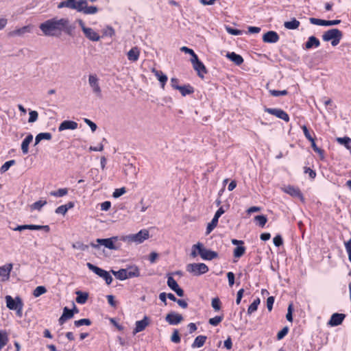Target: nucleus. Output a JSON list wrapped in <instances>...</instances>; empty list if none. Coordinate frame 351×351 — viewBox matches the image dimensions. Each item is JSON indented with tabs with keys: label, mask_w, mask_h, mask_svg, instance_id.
I'll list each match as a JSON object with an SVG mask.
<instances>
[{
	"label": "nucleus",
	"mask_w": 351,
	"mask_h": 351,
	"mask_svg": "<svg viewBox=\"0 0 351 351\" xmlns=\"http://www.w3.org/2000/svg\"><path fill=\"white\" fill-rule=\"evenodd\" d=\"M78 127L77 122L71 120L63 121L58 127V131L62 132L66 130H75Z\"/></svg>",
	"instance_id": "nucleus-19"
},
{
	"label": "nucleus",
	"mask_w": 351,
	"mask_h": 351,
	"mask_svg": "<svg viewBox=\"0 0 351 351\" xmlns=\"http://www.w3.org/2000/svg\"><path fill=\"white\" fill-rule=\"evenodd\" d=\"M245 252V247L243 245H239L234 248L233 254L235 258H240L244 254Z\"/></svg>",
	"instance_id": "nucleus-43"
},
{
	"label": "nucleus",
	"mask_w": 351,
	"mask_h": 351,
	"mask_svg": "<svg viewBox=\"0 0 351 351\" xmlns=\"http://www.w3.org/2000/svg\"><path fill=\"white\" fill-rule=\"evenodd\" d=\"M29 117L28 119L29 123H34L38 119V114L35 110H32L29 113Z\"/></svg>",
	"instance_id": "nucleus-58"
},
{
	"label": "nucleus",
	"mask_w": 351,
	"mask_h": 351,
	"mask_svg": "<svg viewBox=\"0 0 351 351\" xmlns=\"http://www.w3.org/2000/svg\"><path fill=\"white\" fill-rule=\"evenodd\" d=\"M167 283L168 287L173 291L179 286L176 280L171 276H168Z\"/></svg>",
	"instance_id": "nucleus-46"
},
{
	"label": "nucleus",
	"mask_w": 351,
	"mask_h": 351,
	"mask_svg": "<svg viewBox=\"0 0 351 351\" xmlns=\"http://www.w3.org/2000/svg\"><path fill=\"white\" fill-rule=\"evenodd\" d=\"M33 26L32 25H25L22 27L16 29L13 31H11L8 33V36L10 37H15V36H23L25 34H29L32 32Z\"/></svg>",
	"instance_id": "nucleus-12"
},
{
	"label": "nucleus",
	"mask_w": 351,
	"mask_h": 351,
	"mask_svg": "<svg viewBox=\"0 0 351 351\" xmlns=\"http://www.w3.org/2000/svg\"><path fill=\"white\" fill-rule=\"evenodd\" d=\"M218 219L213 217L211 221L208 224L206 231V234H209L217 226L218 223Z\"/></svg>",
	"instance_id": "nucleus-40"
},
{
	"label": "nucleus",
	"mask_w": 351,
	"mask_h": 351,
	"mask_svg": "<svg viewBox=\"0 0 351 351\" xmlns=\"http://www.w3.org/2000/svg\"><path fill=\"white\" fill-rule=\"evenodd\" d=\"M33 140V135L29 134L21 143V150L23 154H27L29 151V145Z\"/></svg>",
	"instance_id": "nucleus-27"
},
{
	"label": "nucleus",
	"mask_w": 351,
	"mask_h": 351,
	"mask_svg": "<svg viewBox=\"0 0 351 351\" xmlns=\"http://www.w3.org/2000/svg\"><path fill=\"white\" fill-rule=\"evenodd\" d=\"M289 328L288 327L285 326L282 330H280L278 334H277V339L278 340L282 339L288 333Z\"/></svg>",
	"instance_id": "nucleus-56"
},
{
	"label": "nucleus",
	"mask_w": 351,
	"mask_h": 351,
	"mask_svg": "<svg viewBox=\"0 0 351 351\" xmlns=\"http://www.w3.org/2000/svg\"><path fill=\"white\" fill-rule=\"evenodd\" d=\"M88 83L93 93L98 97L101 96V90L99 84L98 78L95 75H90L88 77Z\"/></svg>",
	"instance_id": "nucleus-15"
},
{
	"label": "nucleus",
	"mask_w": 351,
	"mask_h": 351,
	"mask_svg": "<svg viewBox=\"0 0 351 351\" xmlns=\"http://www.w3.org/2000/svg\"><path fill=\"white\" fill-rule=\"evenodd\" d=\"M265 112H266L270 114L274 115L275 117H276L286 122L289 121L290 119H289V114L285 111H284L283 110H282L280 108H265Z\"/></svg>",
	"instance_id": "nucleus-10"
},
{
	"label": "nucleus",
	"mask_w": 351,
	"mask_h": 351,
	"mask_svg": "<svg viewBox=\"0 0 351 351\" xmlns=\"http://www.w3.org/2000/svg\"><path fill=\"white\" fill-rule=\"evenodd\" d=\"M149 231L146 229L141 230L136 234H131L125 236H122L120 240L128 243H135L139 244L143 243L145 240L149 238Z\"/></svg>",
	"instance_id": "nucleus-2"
},
{
	"label": "nucleus",
	"mask_w": 351,
	"mask_h": 351,
	"mask_svg": "<svg viewBox=\"0 0 351 351\" xmlns=\"http://www.w3.org/2000/svg\"><path fill=\"white\" fill-rule=\"evenodd\" d=\"M254 219H255V221H256L258 222V225L262 228L265 225V223L267 221V219L265 215H257L255 217Z\"/></svg>",
	"instance_id": "nucleus-50"
},
{
	"label": "nucleus",
	"mask_w": 351,
	"mask_h": 351,
	"mask_svg": "<svg viewBox=\"0 0 351 351\" xmlns=\"http://www.w3.org/2000/svg\"><path fill=\"white\" fill-rule=\"evenodd\" d=\"M68 193V189L66 188H62L59 189L57 191H53L49 193L50 195L57 197H63Z\"/></svg>",
	"instance_id": "nucleus-39"
},
{
	"label": "nucleus",
	"mask_w": 351,
	"mask_h": 351,
	"mask_svg": "<svg viewBox=\"0 0 351 351\" xmlns=\"http://www.w3.org/2000/svg\"><path fill=\"white\" fill-rule=\"evenodd\" d=\"M191 62L194 70L197 71V75L201 78H204V75L207 73L208 71L203 62L199 60L198 56H194L193 58H191Z\"/></svg>",
	"instance_id": "nucleus-9"
},
{
	"label": "nucleus",
	"mask_w": 351,
	"mask_h": 351,
	"mask_svg": "<svg viewBox=\"0 0 351 351\" xmlns=\"http://www.w3.org/2000/svg\"><path fill=\"white\" fill-rule=\"evenodd\" d=\"M39 28L45 36L59 38L63 33L73 36L75 26L68 18L53 17L40 23Z\"/></svg>",
	"instance_id": "nucleus-1"
},
{
	"label": "nucleus",
	"mask_w": 351,
	"mask_h": 351,
	"mask_svg": "<svg viewBox=\"0 0 351 351\" xmlns=\"http://www.w3.org/2000/svg\"><path fill=\"white\" fill-rule=\"evenodd\" d=\"M273 242L275 246L280 247L283 244V240L282 237L280 234L276 235L274 239Z\"/></svg>",
	"instance_id": "nucleus-62"
},
{
	"label": "nucleus",
	"mask_w": 351,
	"mask_h": 351,
	"mask_svg": "<svg viewBox=\"0 0 351 351\" xmlns=\"http://www.w3.org/2000/svg\"><path fill=\"white\" fill-rule=\"evenodd\" d=\"M226 29L227 32H228L230 34H232L234 36L241 35L243 33V32L241 30L238 29H234V28L229 27V26H227L226 27Z\"/></svg>",
	"instance_id": "nucleus-54"
},
{
	"label": "nucleus",
	"mask_w": 351,
	"mask_h": 351,
	"mask_svg": "<svg viewBox=\"0 0 351 351\" xmlns=\"http://www.w3.org/2000/svg\"><path fill=\"white\" fill-rule=\"evenodd\" d=\"M302 131H303V133L305 136V137L309 141H313V140H314V138L311 136V134H310V132L308 131L307 127L306 125H302L301 127Z\"/></svg>",
	"instance_id": "nucleus-59"
},
{
	"label": "nucleus",
	"mask_w": 351,
	"mask_h": 351,
	"mask_svg": "<svg viewBox=\"0 0 351 351\" xmlns=\"http://www.w3.org/2000/svg\"><path fill=\"white\" fill-rule=\"evenodd\" d=\"M274 296H269L267 299V308L269 311H271L273 308V305L274 303Z\"/></svg>",
	"instance_id": "nucleus-63"
},
{
	"label": "nucleus",
	"mask_w": 351,
	"mask_h": 351,
	"mask_svg": "<svg viewBox=\"0 0 351 351\" xmlns=\"http://www.w3.org/2000/svg\"><path fill=\"white\" fill-rule=\"evenodd\" d=\"M76 4L77 3H74L72 1V0H66V1H63L60 2L58 5V8L60 9V8H69L71 9L76 10Z\"/></svg>",
	"instance_id": "nucleus-38"
},
{
	"label": "nucleus",
	"mask_w": 351,
	"mask_h": 351,
	"mask_svg": "<svg viewBox=\"0 0 351 351\" xmlns=\"http://www.w3.org/2000/svg\"><path fill=\"white\" fill-rule=\"evenodd\" d=\"M12 268L13 265L12 263H8L0 267V282H5L9 280Z\"/></svg>",
	"instance_id": "nucleus-14"
},
{
	"label": "nucleus",
	"mask_w": 351,
	"mask_h": 351,
	"mask_svg": "<svg viewBox=\"0 0 351 351\" xmlns=\"http://www.w3.org/2000/svg\"><path fill=\"white\" fill-rule=\"evenodd\" d=\"M118 239V237H112L107 239H97V243H91L90 245L93 248H99V245H104L105 247L109 250H117L120 248V245H117L115 243Z\"/></svg>",
	"instance_id": "nucleus-4"
},
{
	"label": "nucleus",
	"mask_w": 351,
	"mask_h": 351,
	"mask_svg": "<svg viewBox=\"0 0 351 351\" xmlns=\"http://www.w3.org/2000/svg\"><path fill=\"white\" fill-rule=\"evenodd\" d=\"M293 304H290L288 306L287 313L286 315V318L289 322L293 321Z\"/></svg>",
	"instance_id": "nucleus-60"
},
{
	"label": "nucleus",
	"mask_w": 351,
	"mask_h": 351,
	"mask_svg": "<svg viewBox=\"0 0 351 351\" xmlns=\"http://www.w3.org/2000/svg\"><path fill=\"white\" fill-rule=\"evenodd\" d=\"M337 142L343 145L347 149H351V138L348 136L337 138Z\"/></svg>",
	"instance_id": "nucleus-33"
},
{
	"label": "nucleus",
	"mask_w": 351,
	"mask_h": 351,
	"mask_svg": "<svg viewBox=\"0 0 351 351\" xmlns=\"http://www.w3.org/2000/svg\"><path fill=\"white\" fill-rule=\"evenodd\" d=\"M178 90H180L182 96L190 95L194 92L193 88L189 84L180 86V87L178 88Z\"/></svg>",
	"instance_id": "nucleus-37"
},
{
	"label": "nucleus",
	"mask_w": 351,
	"mask_h": 351,
	"mask_svg": "<svg viewBox=\"0 0 351 351\" xmlns=\"http://www.w3.org/2000/svg\"><path fill=\"white\" fill-rule=\"evenodd\" d=\"M52 138V135L49 132H41L36 135L35 138L34 145H37L42 140L49 141Z\"/></svg>",
	"instance_id": "nucleus-30"
},
{
	"label": "nucleus",
	"mask_w": 351,
	"mask_h": 351,
	"mask_svg": "<svg viewBox=\"0 0 351 351\" xmlns=\"http://www.w3.org/2000/svg\"><path fill=\"white\" fill-rule=\"evenodd\" d=\"M223 316H215L210 318L208 320V323L213 326H216L223 320Z\"/></svg>",
	"instance_id": "nucleus-52"
},
{
	"label": "nucleus",
	"mask_w": 351,
	"mask_h": 351,
	"mask_svg": "<svg viewBox=\"0 0 351 351\" xmlns=\"http://www.w3.org/2000/svg\"><path fill=\"white\" fill-rule=\"evenodd\" d=\"M6 306L10 310H15L21 306L23 302L19 297L14 299L11 295L5 296Z\"/></svg>",
	"instance_id": "nucleus-17"
},
{
	"label": "nucleus",
	"mask_w": 351,
	"mask_h": 351,
	"mask_svg": "<svg viewBox=\"0 0 351 351\" xmlns=\"http://www.w3.org/2000/svg\"><path fill=\"white\" fill-rule=\"evenodd\" d=\"M207 337L204 335H199L196 337L193 343L191 345L193 348H201L204 346L206 342Z\"/></svg>",
	"instance_id": "nucleus-31"
},
{
	"label": "nucleus",
	"mask_w": 351,
	"mask_h": 351,
	"mask_svg": "<svg viewBox=\"0 0 351 351\" xmlns=\"http://www.w3.org/2000/svg\"><path fill=\"white\" fill-rule=\"evenodd\" d=\"M193 248L197 249L198 254L204 260L211 261L218 256V254L216 252L204 247L203 244L199 242L193 245Z\"/></svg>",
	"instance_id": "nucleus-5"
},
{
	"label": "nucleus",
	"mask_w": 351,
	"mask_h": 351,
	"mask_svg": "<svg viewBox=\"0 0 351 351\" xmlns=\"http://www.w3.org/2000/svg\"><path fill=\"white\" fill-rule=\"evenodd\" d=\"M171 340L172 342L178 343L180 342V337L179 335L178 330L177 329H175L173 330V332L171 335Z\"/></svg>",
	"instance_id": "nucleus-57"
},
{
	"label": "nucleus",
	"mask_w": 351,
	"mask_h": 351,
	"mask_svg": "<svg viewBox=\"0 0 351 351\" xmlns=\"http://www.w3.org/2000/svg\"><path fill=\"white\" fill-rule=\"evenodd\" d=\"M226 57L237 66L241 65L243 62V57L234 52H228Z\"/></svg>",
	"instance_id": "nucleus-25"
},
{
	"label": "nucleus",
	"mask_w": 351,
	"mask_h": 351,
	"mask_svg": "<svg viewBox=\"0 0 351 351\" xmlns=\"http://www.w3.org/2000/svg\"><path fill=\"white\" fill-rule=\"evenodd\" d=\"M73 315H74L73 310H71L66 306L64 307L63 308V313L58 319L59 324L63 325L66 320L72 318L73 317Z\"/></svg>",
	"instance_id": "nucleus-23"
},
{
	"label": "nucleus",
	"mask_w": 351,
	"mask_h": 351,
	"mask_svg": "<svg viewBox=\"0 0 351 351\" xmlns=\"http://www.w3.org/2000/svg\"><path fill=\"white\" fill-rule=\"evenodd\" d=\"M111 271L115 278L118 280H124L129 278L125 269H121L118 271L112 270Z\"/></svg>",
	"instance_id": "nucleus-32"
},
{
	"label": "nucleus",
	"mask_w": 351,
	"mask_h": 351,
	"mask_svg": "<svg viewBox=\"0 0 351 351\" xmlns=\"http://www.w3.org/2000/svg\"><path fill=\"white\" fill-rule=\"evenodd\" d=\"M343 37V33L339 29H330L324 33L322 39L325 42L331 41L333 47L337 46Z\"/></svg>",
	"instance_id": "nucleus-3"
},
{
	"label": "nucleus",
	"mask_w": 351,
	"mask_h": 351,
	"mask_svg": "<svg viewBox=\"0 0 351 351\" xmlns=\"http://www.w3.org/2000/svg\"><path fill=\"white\" fill-rule=\"evenodd\" d=\"M125 192H126V190L124 187H122L120 189H117L113 192L112 196L114 198H118V197H121V195H123V194H125Z\"/></svg>",
	"instance_id": "nucleus-55"
},
{
	"label": "nucleus",
	"mask_w": 351,
	"mask_h": 351,
	"mask_svg": "<svg viewBox=\"0 0 351 351\" xmlns=\"http://www.w3.org/2000/svg\"><path fill=\"white\" fill-rule=\"evenodd\" d=\"M211 306L215 311L221 309V301L219 298H215L212 300Z\"/></svg>",
	"instance_id": "nucleus-51"
},
{
	"label": "nucleus",
	"mask_w": 351,
	"mask_h": 351,
	"mask_svg": "<svg viewBox=\"0 0 351 351\" xmlns=\"http://www.w3.org/2000/svg\"><path fill=\"white\" fill-rule=\"evenodd\" d=\"M310 23L313 25H321V26H332L336 25L341 23L340 20H323L316 18H310Z\"/></svg>",
	"instance_id": "nucleus-16"
},
{
	"label": "nucleus",
	"mask_w": 351,
	"mask_h": 351,
	"mask_svg": "<svg viewBox=\"0 0 351 351\" xmlns=\"http://www.w3.org/2000/svg\"><path fill=\"white\" fill-rule=\"evenodd\" d=\"M269 93L274 97H280L287 95L288 94L287 90H269Z\"/></svg>",
	"instance_id": "nucleus-53"
},
{
	"label": "nucleus",
	"mask_w": 351,
	"mask_h": 351,
	"mask_svg": "<svg viewBox=\"0 0 351 351\" xmlns=\"http://www.w3.org/2000/svg\"><path fill=\"white\" fill-rule=\"evenodd\" d=\"M140 55V51L137 47H132L128 52V59L132 62H136L138 60Z\"/></svg>",
	"instance_id": "nucleus-29"
},
{
	"label": "nucleus",
	"mask_w": 351,
	"mask_h": 351,
	"mask_svg": "<svg viewBox=\"0 0 351 351\" xmlns=\"http://www.w3.org/2000/svg\"><path fill=\"white\" fill-rule=\"evenodd\" d=\"M278 34L274 31H269L263 36V40L267 43H276L279 40Z\"/></svg>",
	"instance_id": "nucleus-20"
},
{
	"label": "nucleus",
	"mask_w": 351,
	"mask_h": 351,
	"mask_svg": "<svg viewBox=\"0 0 351 351\" xmlns=\"http://www.w3.org/2000/svg\"><path fill=\"white\" fill-rule=\"evenodd\" d=\"M14 164H15V160H10L6 161L1 166V167L0 169L1 172V173H5V171H7L10 168V167H12Z\"/></svg>",
	"instance_id": "nucleus-49"
},
{
	"label": "nucleus",
	"mask_w": 351,
	"mask_h": 351,
	"mask_svg": "<svg viewBox=\"0 0 351 351\" xmlns=\"http://www.w3.org/2000/svg\"><path fill=\"white\" fill-rule=\"evenodd\" d=\"M16 231H22L24 230H43L46 232H49L50 230V228L49 226H40V225H21L18 226L16 228L14 229Z\"/></svg>",
	"instance_id": "nucleus-11"
},
{
	"label": "nucleus",
	"mask_w": 351,
	"mask_h": 351,
	"mask_svg": "<svg viewBox=\"0 0 351 351\" xmlns=\"http://www.w3.org/2000/svg\"><path fill=\"white\" fill-rule=\"evenodd\" d=\"M260 302L261 301L259 298H256V300H254L248 307L247 314L250 315L252 313L255 312L258 308V306L259 305Z\"/></svg>",
	"instance_id": "nucleus-42"
},
{
	"label": "nucleus",
	"mask_w": 351,
	"mask_h": 351,
	"mask_svg": "<svg viewBox=\"0 0 351 351\" xmlns=\"http://www.w3.org/2000/svg\"><path fill=\"white\" fill-rule=\"evenodd\" d=\"M103 36L106 37H113L115 35V31L111 26L106 27L103 31Z\"/></svg>",
	"instance_id": "nucleus-44"
},
{
	"label": "nucleus",
	"mask_w": 351,
	"mask_h": 351,
	"mask_svg": "<svg viewBox=\"0 0 351 351\" xmlns=\"http://www.w3.org/2000/svg\"><path fill=\"white\" fill-rule=\"evenodd\" d=\"M86 266L90 271L94 272L95 274H97L99 277L102 278L106 281V283L107 285H109L112 283V277L110 276L109 272H108L107 271H106L97 266H95V265H93L90 263H87Z\"/></svg>",
	"instance_id": "nucleus-6"
},
{
	"label": "nucleus",
	"mask_w": 351,
	"mask_h": 351,
	"mask_svg": "<svg viewBox=\"0 0 351 351\" xmlns=\"http://www.w3.org/2000/svg\"><path fill=\"white\" fill-rule=\"evenodd\" d=\"M180 51L185 53L190 54L191 56V58H193L194 56H197L192 49H190L187 47H182L180 48Z\"/></svg>",
	"instance_id": "nucleus-61"
},
{
	"label": "nucleus",
	"mask_w": 351,
	"mask_h": 351,
	"mask_svg": "<svg viewBox=\"0 0 351 351\" xmlns=\"http://www.w3.org/2000/svg\"><path fill=\"white\" fill-rule=\"evenodd\" d=\"M284 191L292 197H298L300 200L304 201L303 195L298 188L289 185L284 189Z\"/></svg>",
	"instance_id": "nucleus-21"
},
{
	"label": "nucleus",
	"mask_w": 351,
	"mask_h": 351,
	"mask_svg": "<svg viewBox=\"0 0 351 351\" xmlns=\"http://www.w3.org/2000/svg\"><path fill=\"white\" fill-rule=\"evenodd\" d=\"M83 33L86 38H87L88 40L94 42L99 41L100 40V36L92 28L90 27H86Z\"/></svg>",
	"instance_id": "nucleus-24"
},
{
	"label": "nucleus",
	"mask_w": 351,
	"mask_h": 351,
	"mask_svg": "<svg viewBox=\"0 0 351 351\" xmlns=\"http://www.w3.org/2000/svg\"><path fill=\"white\" fill-rule=\"evenodd\" d=\"M8 337L4 330H0V350L8 343Z\"/></svg>",
	"instance_id": "nucleus-41"
},
{
	"label": "nucleus",
	"mask_w": 351,
	"mask_h": 351,
	"mask_svg": "<svg viewBox=\"0 0 351 351\" xmlns=\"http://www.w3.org/2000/svg\"><path fill=\"white\" fill-rule=\"evenodd\" d=\"M148 325L149 319L147 316H145L143 319L136 322L133 334L136 335V333L144 330Z\"/></svg>",
	"instance_id": "nucleus-22"
},
{
	"label": "nucleus",
	"mask_w": 351,
	"mask_h": 351,
	"mask_svg": "<svg viewBox=\"0 0 351 351\" xmlns=\"http://www.w3.org/2000/svg\"><path fill=\"white\" fill-rule=\"evenodd\" d=\"M76 10L85 14H94L97 12L98 9L96 6L88 5L86 1L81 0L76 4Z\"/></svg>",
	"instance_id": "nucleus-8"
},
{
	"label": "nucleus",
	"mask_w": 351,
	"mask_h": 351,
	"mask_svg": "<svg viewBox=\"0 0 351 351\" xmlns=\"http://www.w3.org/2000/svg\"><path fill=\"white\" fill-rule=\"evenodd\" d=\"M76 295H77V297H76L75 300L78 304H83L86 303V302L88 299V295L87 293L82 292L81 291H76Z\"/></svg>",
	"instance_id": "nucleus-35"
},
{
	"label": "nucleus",
	"mask_w": 351,
	"mask_h": 351,
	"mask_svg": "<svg viewBox=\"0 0 351 351\" xmlns=\"http://www.w3.org/2000/svg\"><path fill=\"white\" fill-rule=\"evenodd\" d=\"M320 45V42L318 38L314 36H311L308 38V40L305 43L304 48L306 49H310L313 47H318Z\"/></svg>",
	"instance_id": "nucleus-26"
},
{
	"label": "nucleus",
	"mask_w": 351,
	"mask_h": 351,
	"mask_svg": "<svg viewBox=\"0 0 351 351\" xmlns=\"http://www.w3.org/2000/svg\"><path fill=\"white\" fill-rule=\"evenodd\" d=\"M300 25V21L295 18L290 21H286L284 23L285 27L287 29H296L299 27Z\"/></svg>",
	"instance_id": "nucleus-34"
},
{
	"label": "nucleus",
	"mask_w": 351,
	"mask_h": 351,
	"mask_svg": "<svg viewBox=\"0 0 351 351\" xmlns=\"http://www.w3.org/2000/svg\"><path fill=\"white\" fill-rule=\"evenodd\" d=\"M152 73L155 75L158 81L160 82L162 88H164L165 85L168 79L167 76L165 74H164L161 71H158L155 69H152Z\"/></svg>",
	"instance_id": "nucleus-28"
},
{
	"label": "nucleus",
	"mask_w": 351,
	"mask_h": 351,
	"mask_svg": "<svg viewBox=\"0 0 351 351\" xmlns=\"http://www.w3.org/2000/svg\"><path fill=\"white\" fill-rule=\"evenodd\" d=\"M91 321L89 319L84 318L74 322V325L76 327H80L84 325L90 326Z\"/></svg>",
	"instance_id": "nucleus-48"
},
{
	"label": "nucleus",
	"mask_w": 351,
	"mask_h": 351,
	"mask_svg": "<svg viewBox=\"0 0 351 351\" xmlns=\"http://www.w3.org/2000/svg\"><path fill=\"white\" fill-rule=\"evenodd\" d=\"M165 320L169 323V324L176 326L179 324L183 320V317L182 315L172 311L166 315Z\"/></svg>",
	"instance_id": "nucleus-13"
},
{
	"label": "nucleus",
	"mask_w": 351,
	"mask_h": 351,
	"mask_svg": "<svg viewBox=\"0 0 351 351\" xmlns=\"http://www.w3.org/2000/svg\"><path fill=\"white\" fill-rule=\"evenodd\" d=\"M186 269L188 272L197 276L208 271V267L204 263H190L186 265Z\"/></svg>",
	"instance_id": "nucleus-7"
},
{
	"label": "nucleus",
	"mask_w": 351,
	"mask_h": 351,
	"mask_svg": "<svg viewBox=\"0 0 351 351\" xmlns=\"http://www.w3.org/2000/svg\"><path fill=\"white\" fill-rule=\"evenodd\" d=\"M45 204H47V201L38 200L31 205V208L32 210H40Z\"/></svg>",
	"instance_id": "nucleus-47"
},
{
	"label": "nucleus",
	"mask_w": 351,
	"mask_h": 351,
	"mask_svg": "<svg viewBox=\"0 0 351 351\" xmlns=\"http://www.w3.org/2000/svg\"><path fill=\"white\" fill-rule=\"evenodd\" d=\"M129 278L138 277L140 276V271L137 267L131 266L125 269Z\"/></svg>",
	"instance_id": "nucleus-36"
},
{
	"label": "nucleus",
	"mask_w": 351,
	"mask_h": 351,
	"mask_svg": "<svg viewBox=\"0 0 351 351\" xmlns=\"http://www.w3.org/2000/svg\"><path fill=\"white\" fill-rule=\"evenodd\" d=\"M47 292V289L44 286H38L33 292V295L34 297L38 298L41 295Z\"/></svg>",
	"instance_id": "nucleus-45"
},
{
	"label": "nucleus",
	"mask_w": 351,
	"mask_h": 351,
	"mask_svg": "<svg viewBox=\"0 0 351 351\" xmlns=\"http://www.w3.org/2000/svg\"><path fill=\"white\" fill-rule=\"evenodd\" d=\"M345 247L348 254L349 261L351 262V239L345 243Z\"/></svg>",
	"instance_id": "nucleus-64"
},
{
	"label": "nucleus",
	"mask_w": 351,
	"mask_h": 351,
	"mask_svg": "<svg viewBox=\"0 0 351 351\" xmlns=\"http://www.w3.org/2000/svg\"><path fill=\"white\" fill-rule=\"evenodd\" d=\"M345 317L346 315L343 313H335L331 315L330 319L328 322V325L332 327L337 326L341 324Z\"/></svg>",
	"instance_id": "nucleus-18"
}]
</instances>
